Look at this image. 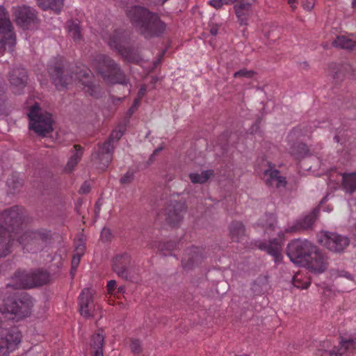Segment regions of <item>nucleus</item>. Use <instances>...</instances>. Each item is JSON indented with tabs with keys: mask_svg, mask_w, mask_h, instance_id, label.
<instances>
[{
	"mask_svg": "<svg viewBox=\"0 0 356 356\" xmlns=\"http://www.w3.org/2000/svg\"><path fill=\"white\" fill-rule=\"evenodd\" d=\"M276 222L275 217L273 214H266L259 220V225L265 228V232L270 234V230L273 229Z\"/></svg>",
	"mask_w": 356,
	"mask_h": 356,
	"instance_id": "nucleus-32",
	"label": "nucleus"
},
{
	"mask_svg": "<svg viewBox=\"0 0 356 356\" xmlns=\"http://www.w3.org/2000/svg\"><path fill=\"white\" fill-rule=\"evenodd\" d=\"M129 347L131 352L136 355H138L142 351L141 343L138 339H131Z\"/></svg>",
	"mask_w": 356,
	"mask_h": 356,
	"instance_id": "nucleus-43",
	"label": "nucleus"
},
{
	"mask_svg": "<svg viewBox=\"0 0 356 356\" xmlns=\"http://www.w3.org/2000/svg\"><path fill=\"white\" fill-rule=\"evenodd\" d=\"M15 43V33L9 15L5 8L0 6V49L12 50Z\"/></svg>",
	"mask_w": 356,
	"mask_h": 356,
	"instance_id": "nucleus-7",
	"label": "nucleus"
},
{
	"mask_svg": "<svg viewBox=\"0 0 356 356\" xmlns=\"http://www.w3.org/2000/svg\"><path fill=\"white\" fill-rule=\"evenodd\" d=\"M330 277L333 279H337L338 277H345L349 280H353V275L343 269L332 268L330 270Z\"/></svg>",
	"mask_w": 356,
	"mask_h": 356,
	"instance_id": "nucleus-40",
	"label": "nucleus"
},
{
	"mask_svg": "<svg viewBox=\"0 0 356 356\" xmlns=\"http://www.w3.org/2000/svg\"><path fill=\"white\" fill-rule=\"evenodd\" d=\"M212 175V170H205L202 172L200 174L191 173L190 174L189 177L191 181L194 184H203L206 182Z\"/></svg>",
	"mask_w": 356,
	"mask_h": 356,
	"instance_id": "nucleus-35",
	"label": "nucleus"
},
{
	"mask_svg": "<svg viewBox=\"0 0 356 356\" xmlns=\"http://www.w3.org/2000/svg\"><path fill=\"white\" fill-rule=\"evenodd\" d=\"M314 251L315 245L313 243L307 240L296 239L288 244L286 254L293 263L301 264L307 261Z\"/></svg>",
	"mask_w": 356,
	"mask_h": 356,
	"instance_id": "nucleus-8",
	"label": "nucleus"
},
{
	"mask_svg": "<svg viewBox=\"0 0 356 356\" xmlns=\"http://www.w3.org/2000/svg\"><path fill=\"white\" fill-rule=\"evenodd\" d=\"M234 8L239 24L247 25L252 13V4L247 1L238 0L234 5Z\"/></svg>",
	"mask_w": 356,
	"mask_h": 356,
	"instance_id": "nucleus-20",
	"label": "nucleus"
},
{
	"mask_svg": "<svg viewBox=\"0 0 356 356\" xmlns=\"http://www.w3.org/2000/svg\"><path fill=\"white\" fill-rule=\"evenodd\" d=\"M218 26H213L211 28L210 33L211 35H216L218 33Z\"/></svg>",
	"mask_w": 356,
	"mask_h": 356,
	"instance_id": "nucleus-55",
	"label": "nucleus"
},
{
	"mask_svg": "<svg viewBox=\"0 0 356 356\" xmlns=\"http://www.w3.org/2000/svg\"><path fill=\"white\" fill-rule=\"evenodd\" d=\"M91 64L106 83L127 84L124 74L108 56L97 54L93 57Z\"/></svg>",
	"mask_w": 356,
	"mask_h": 356,
	"instance_id": "nucleus-3",
	"label": "nucleus"
},
{
	"mask_svg": "<svg viewBox=\"0 0 356 356\" xmlns=\"http://www.w3.org/2000/svg\"><path fill=\"white\" fill-rule=\"evenodd\" d=\"M146 90V86L145 85H143L139 89L138 97L141 99L145 95Z\"/></svg>",
	"mask_w": 356,
	"mask_h": 356,
	"instance_id": "nucleus-54",
	"label": "nucleus"
},
{
	"mask_svg": "<svg viewBox=\"0 0 356 356\" xmlns=\"http://www.w3.org/2000/svg\"><path fill=\"white\" fill-rule=\"evenodd\" d=\"M315 5V0H304L302 3V6L305 10L307 11H311Z\"/></svg>",
	"mask_w": 356,
	"mask_h": 356,
	"instance_id": "nucleus-49",
	"label": "nucleus"
},
{
	"mask_svg": "<svg viewBox=\"0 0 356 356\" xmlns=\"http://www.w3.org/2000/svg\"><path fill=\"white\" fill-rule=\"evenodd\" d=\"M90 190V185L88 183H84L80 188V192L82 193H88Z\"/></svg>",
	"mask_w": 356,
	"mask_h": 356,
	"instance_id": "nucleus-50",
	"label": "nucleus"
},
{
	"mask_svg": "<svg viewBox=\"0 0 356 356\" xmlns=\"http://www.w3.org/2000/svg\"><path fill=\"white\" fill-rule=\"evenodd\" d=\"M140 98L138 97L136 99H134V104L133 106L130 108L129 109V111L132 113L134 112L135 109L138 107L140 102Z\"/></svg>",
	"mask_w": 356,
	"mask_h": 356,
	"instance_id": "nucleus-51",
	"label": "nucleus"
},
{
	"mask_svg": "<svg viewBox=\"0 0 356 356\" xmlns=\"http://www.w3.org/2000/svg\"><path fill=\"white\" fill-rule=\"evenodd\" d=\"M33 303L31 298L27 296H22L15 300H7L2 308H0V320L7 318L8 314H14L18 320L28 316Z\"/></svg>",
	"mask_w": 356,
	"mask_h": 356,
	"instance_id": "nucleus-6",
	"label": "nucleus"
},
{
	"mask_svg": "<svg viewBox=\"0 0 356 356\" xmlns=\"http://www.w3.org/2000/svg\"><path fill=\"white\" fill-rule=\"evenodd\" d=\"M204 258L202 249L200 248H191L186 250L181 260L184 268L190 270L199 265Z\"/></svg>",
	"mask_w": 356,
	"mask_h": 356,
	"instance_id": "nucleus-17",
	"label": "nucleus"
},
{
	"mask_svg": "<svg viewBox=\"0 0 356 356\" xmlns=\"http://www.w3.org/2000/svg\"><path fill=\"white\" fill-rule=\"evenodd\" d=\"M328 47H329L328 44H325L323 45V48H325V49H328Z\"/></svg>",
	"mask_w": 356,
	"mask_h": 356,
	"instance_id": "nucleus-63",
	"label": "nucleus"
},
{
	"mask_svg": "<svg viewBox=\"0 0 356 356\" xmlns=\"http://www.w3.org/2000/svg\"><path fill=\"white\" fill-rule=\"evenodd\" d=\"M332 46L346 51L356 52V36L355 34L338 35L332 41Z\"/></svg>",
	"mask_w": 356,
	"mask_h": 356,
	"instance_id": "nucleus-21",
	"label": "nucleus"
},
{
	"mask_svg": "<svg viewBox=\"0 0 356 356\" xmlns=\"http://www.w3.org/2000/svg\"><path fill=\"white\" fill-rule=\"evenodd\" d=\"M33 287H34V282L29 280V273L21 270L16 271L6 286V289H22Z\"/></svg>",
	"mask_w": 356,
	"mask_h": 356,
	"instance_id": "nucleus-18",
	"label": "nucleus"
},
{
	"mask_svg": "<svg viewBox=\"0 0 356 356\" xmlns=\"http://www.w3.org/2000/svg\"><path fill=\"white\" fill-rule=\"evenodd\" d=\"M163 149V147H159L158 148H156L154 152L152 153V154L151 155V158H152L154 155H156L158 152H159L160 151H161L162 149Z\"/></svg>",
	"mask_w": 356,
	"mask_h": 356,
	"instance_id": "nucleus-58",
	"label": "nucleus"
},
{
	"mask_svg": "<svg viewBox=\"0 0 356 356\" xmlns=\"http://www.w3.org/2000/svg\"><path fill=\"white\" fill-rule=\"evenodd\" d=\"M229 232L234 241L239 242L245 238V227L241 222H232L229 225Z\"/></svg>",
	"mask_w": 356,
	"mask_h": 356,
	"instance_id": "nucleus-30",
	"label": "nucleus"
},
{
	"mask_svg": "<svg viewBox=\"0 0 356 356\" xmlns=\"http://www.w3.org/2000/svg\"><path fill=\"white\" fill-rule=\"evenodd\" d=\"M116 286V282L113 280H111L110 281L108 282V284H107V287H108V291H111L112 290L114 289V288Z\"/></svg>",
	"mask_w": 356,
	"mask_h": 356,
	"instance_id": "nucleus-53",
	"label": "nucleus"
},
{
	"mask_svg": "<svg viewBox=\"0 0 356 356\" xmlns=\"http://www.w3.org/2000/svg\"><path fill=\"white\" fill-rule=\"evenodd\" d=\"M48 72L53 83L59 90H63L73 82V77L68 72L63 70L60 63L52 60L48 65Z\"/></svg>",
	"mask_w": 356,
	"mask_h": 356,
	"instance_id": "nucleus-11",
	"label": "nucleus"
},
{
	"mask_svg": "<svg viewBox=\"0 0 356 356\" xmlns=\"http://www.w3.org/2000/svg\"><path fill=\"white\" fill-rule=\"evenodd\" d=\"M238 0H211L209 4L216 9L220 8L223 5L232 4Z\"/></svg>",
	"mask_w": 356,
	"mask_h": 356,
	"instance_id": "nucleus-44",
	"label": "nucleus"
},
{
	"mask_svg": "<svg viewBox=\"0 0 356 356\" xmlns=\"http://www.w3.org/2000/svg\"><path fill=\"white\" fill-rule=\"evenodd\" d=\"M67 27L70 37L77 42L81 40L82 34L79 24L74 22H68Z\"/></svg>",
	"mask_w": 356,
	"mask_h": 356,
	"instance_id": "nucleus-33",
	"label": "nucleus"
},
{
	"mask_svg": "<svg viewBox=\"0 0 356 356\" xmlns=\"http://www.w3.org/2000/svg\"><path fill=\"white\" fill-rule=\"evenodd\" d=\"M71 155L67 161L64 170L66 172H71L73 171L80 161L83 156V149L80 145H75L73 149L70 151Z\"/></svg>",
	"mask_w": 356,
	"mask_h": 356,
	"instance_id": "nucleus-26",
	"label": "nucleus"
},
{
	"mask_svg": "<svg viewBox=\"0 0 356 356\" xmlns=\"http://www.w3.org/2000/svg\"><path fill=\"white\" fill-rule=\"evenodd\" d=\"M85 246L83 244L80 243L79 245L76 246L75 253L73 255L72 259V273L73 271H75L79 264L81 257L83 254Z\"/></svg>",
	"mask_w": 356,
	"mask_h": 356,
	"instance_id": "nucleus-36",
	"label": "nucleus"
},
{
	"mask_svg": "<svg viewBox=\"0 0 356 356\" xmlns=\"http://www.w3.org/2000/svg\"><path fill=\"white\" fill-rule=\"evenodd\" d=\"M257 246L261 250L266 251L268 254L271 255L275 262L280 263L282 261L283 248V243L282 241L278 239H274L268 243L259 242Z\"/></svg>",
	"mask_w": 356,
	"mask_h": 356,
	"instance_id": "nucleus-19",
	"label": "nucleus"
},
{
	"mask_svg": "<svg viewBox=\"0 0 356 356\" xmlns=\"http://www.w3.org/2000/svg\"><path fill=\"white\" fill-rule=\"evenodd\" d=\"M318 241L327 250L337 254L344 252L350 243L348 236L330 232H322Z\"/></svg>",
	"mask_w": 356,
	"mask_h": 356,
	"instance_id": "nucleus-9",
	"label": "nucleus"
},
{
	"mask_svg": "<svg viewBox=\"0 0 356 356\" xmlns=\"http://www.w3.org/2000/svg\"><path fill=\"white\" fill-rule=\"evenodd\" d=\"M27 75L24 68H13L9 74V81L13 87L19 89L25 87L26 84Z\"/></svg>",
	"mask_w": 356,
	"mask_h": 356,
	"instance_id": "nucleus-24",
	"label": "nucleus"
},
{
	"mask_svg": "<svg viewBox=\"0 0 356 356\" xmlns=\"http://www.w3.org/2000/svg\"><path fill=\"white\" fill-rule=\"evenodd\" d=\"M347 67L348 65L345 66L342 65L332 63L330 65L329 69L333 79H338L341 78V76L343 74V71L346 70Z\"/></svg>",
	"mask_w": 356,
	"mask_h": 356,
	"instance_id": "nucleus-39",
	"label": "nucleus"
},
{
	"mask_svg": "<svg viewBox=\"0 0 356 356\" xmlns=\"http://www.w3.org/2000/svg\"><path fill=\"white\" fill-rule=\"evenodd\" d=\"M351 5L353 10L356 11V0H352Z\"/></svg>",
	"mask_w": 356,
	"mask_h": 356,
	"instance_id": "nucleus-59",
	"label": "nucleus"
},
{
	"mask_svg": "<svg viewBox=\"0 0 356 356\" xmlns=\"http://www.w3.org/2000/svg\"><path fill=\"white\" fill-rule=\"evenodd\" d=\"M353 238L356 241V223H355V229H354V232H353Z\"/></svg>",
	"mask_w": 356,
	"mask_h": 356,
	"instance_id": "nucleus-60",
	"label": "nucleus"
},
{
	"mask_svg": "<svg viewBox=\"0 0 356 356\" xmlns=\"http://www.w3.org/2000/svg\"><path fill=\"white\" fill-rule=\"evenodd\" d=\"M38 5L42 9L51 10L58 14L64 6L63 0H37Z\"/></svg>",
	"mask_w": 356,
	"mask_h": 356,
	"instance_id": "nucleus-31",
	"label": "nucleus"
},
{
	"mask_svg": "<svg viewBox=\"0 0 356 356\" xmlns=\"http://www.w3.org/2000/svg\"><path fill=\"white\" fill-rule=\"evenodd\" d=\"M102 37L111 48L114 49L123 54L122 44V37L120 33L115 32L112 35L105 33Z\"/></svg>",
	"mask_w": 356,
	"mask_h": 356,
	"instance_id": "nucleus-29",
	"label": "nucleus"
},
{
	"mask_svg": "<svg viewBox=\"0 0 356 356\" xmlns=\"http://www.w3.org/2000/svg\"><path fill=\"white\" fill-rule=\"evenodd\" d=\"M264 179L267 185L273 188H284L286 184L285 177L280 176L277 170H266L264 174Z\"/></svg>",
	"mask_w": 356,
	"mask_h": 356,
	"instance_id": "nucleus-23",
	"label": "nucleus"
},
{
	"mask_svg": "<svg viewBox=\"0 0 356 356\" xmlns=\"http://www.w3.org/2000/svg\"><path fill=\"white\" fill-rule=\"evenodd\" d=\"M130 257L127 254L116 256L113 261V269L120 276L127 279Z\"/></svg>",
	"mask_w": 356,
	"mask_h": 356,
	"instance_id": "nucleus-22",
	"label": "nucleus"
},
{
	"mask_svg": "<svg viewBox=\"0 0 356 356\" xmlns=\"http://www.w3.org/2000/svg\"><path fill=\"white\" fill-rule=\"evenodd\" d=\"M321 348L318 350L319 351H322L324 354H326L329 356V352L330 350L337 351L338 347H334L332 349H330L332 347V343L330 341H325L321 343Z\"/></svg>",
	"mask_w": 356,
	"mask_h": 356,
	"instance_id": "nucleus-45",
	"label": "nucleus"
},
{
	"mask_svg": "<svg viewBox=\"0 0 356 356\" xmlns=\"http://www.w3.org/2000/svg\"><path fill=\"white\" fill-rule=\"evenodd\" d=\"M306 261L307 268L317 274L323 273L328 266L327 257L316 246H315V251L309 256Z\"/></svg>",
	"mask_w": 356,
	"mask_h": 356,
	"instance_id": "nucleus-16",
	"label": "nucleus"
},
{
	"mask_svg": "<svg viewBox=\"0 0 356 356\" xmlns=\"http://www.w3.org/2000/svg\"><path fill=\"white\" fill-rule=\"evenodd\" d=\"M267 288V280L266 278L257 279L252 285V290L258 293L264 292Z\"/></svg>",
	"mask_w": 356,
	"mask_h": 356,
	"instance_id": "nucleus-41",
	"label": "nucleus"
},
{
	"mask_svg": "<svg viewBox=\"0 0 356 356\" xmlns=\"http://www.w3.org/2000/svg\"><path fill=\"white\" fill-rule=\"evenodd\" d=\"M22 222V209L18 207H11L0 213V257L8 253L15 238L28 252H35L44 247L49 235L31 230L21 234Z\"/></svg>",
	"mask_w": 356,
	"mask_h": 356,
	"instance_id": "nucleus-1",
	"label": "nucleus"
},
{
	"mask_svg": "<svg viewBox=\"0 0 356 356\" xmlns=\"http://www.w3.org/2000/svg\"><path fill=\"white\" fill-rule=\"evenodd\" d=\"M100 309L99 305L94 303L93 291L84 289L79 295V312L85 318L93 317L95 312Z\"/></svg>",
	"mask_w": 356,
	"mask_h": 356,
	"instance_id": "nucleus-15",
	"label": "nucleus"
},
{
	"mask_svg": "<svg viewBox=\"0 0 356 356\" xmlns=\"http://www.w3.org/2000/svg\"><path fill=\"white\" fill-rule=\"evenodd\" d=\"M296 0H289L288 1V3L290 5V6L291 7V8L293 10H294L296 8Z\"/></svg>",
	"mask_w": 356,
	"mask_h": 356,
	"instance_id": "nucleus-56",
	"label": "nucleus"
},
{
	"mask_svg": "<svg viewBox=\"0 0 356 356\" xmlns=\"http://www.w3.org/2000/svg\"><path fill=\"white\" fill-rule=\"evenodd\" d=\"M28 116L29 128L37 134L45 136L53 131L51 115L42 111L38 104L31 107Z\"/></svg>",
	"mask_w": 356,
	"mask_h": 356,
	"instance_id": "nucleus-4",
	"label": "nucleus"
},
{
	"mask_svg": "<svg viewBox=\"0 0 356 356\" xmlns=\"http://www.w3.org/2000/svg\"><path fill=\"white\" fill-rule=\"evenodd\" d=\"M101 240L104 242H107L111 241L112 238L111 231L108 228H104L102 230L100 235Z\"/></svg>",
	"mask_w": 356,
	"mask_h": 356,
	"instance_id": "nucleus-47",
	"label": "nucleus"
},
{
	"mask_svg": "<svg viewBox=\"0 0 356 356\" xmlns=\"http://www.w3.org/2000/svg\"><path fill=\"white\" fill-rule=\"evenodd\" d=\"M22 334L17 327H0V356H8L21 342Z\"/></svg>",
	"mask_w": 356,
	"mask_h": 356,
	"instance_id": "nucleus-10",
	"label": "nucleus"
},
{
	"mask_svg": "<svg viewBox=\"0 0 356 356\" xmlns=\"http://www.w3.org/2000/svg\"><path fill=\"white\" fill-rule=\"evenodd\" d=\"M134 178V173L132 171H128L120 179V182L122 184H130Z\"/></svg>",
	"mask_w": 356,
	"mask_h": 356,
	"instance_id": "nucleus-46",
	"label": "nucleus"
},
{
	"mask_svg": "<svg viewBox=\"0 0 356 356\" xmlns=\"http://www.w3.org/2000/svg\"><path fill=\"white\" fill-rule=\"evenodd\" d=\"M92 356H103V350H96Z\"/></svg>",
	"mask_w": 356,
	"mask_h": 356,
	"instance_id": "nucleus-57",
	"label": "nucleus"
},
{
	"mask_svg": "<svg viewBox=\"0 0 356 356\" xmlns=\"http://www.w3.org/2000/svg\"><path fill=\"white\" fill-rule=\"evenodd\" d=\"M127 15L133 25L147 38L159 36L165 30V25L159 16L145 8L132 6L127 10Z\"/></svg>",
	"mask_w": 356,
	"mask_h": 356,
	"instance_id": "nucleus-2",
	"label": "nucleus"
},
{
	"mask_svg": "<svg viewBox=\"0 0 356 356\" xmlns=\"http://www.w3.org/2000/svg\"><path fill=\"white\" fill-rule=\"evenodd\" d=\"M300 135V130L298 128L293 129L291 132L289 136L292 138L293 137H298Z\"/></svg>",
	"mask_w": 356,
	"mask_h": 356,
	"instance_id": "nucleus-52",
	"label": "nucleus"
},
{
	"mask_svg": "<svg viewBox=\"0 0 356 356\" xmlns=\"http://www.w3.org/2000/svg\"><path fill=\"white\" fill-rule=\"evenodd\" d=\"M292 282L293 286L299 289H307L310 285L309 279L303 277L300 273L295 274Z\"/></svg>",
	"mask_w": 356,
	"mask_h": 356,
	"instance_id": "nucleus-38",
	"label": "nucleus"
},
{
	"mask_svg": "<svg viewBox=\"0 0 356 356\" xmlns=\"http://www.w3.org/2000/svg\"><path fill=\"white\" fill-rule=\"evenodd\" d=\"M123 134L124 131L122 129L113 131L108 139L92 154V160L97 168L104 170L108 166L113 159V143L117 142Z\"/></svg>",
	"mask_w": 356,
	"mask_h": 356,
	"instance_id": "nucleus-5",
	"label": "nucleus"
},
{
	"mask_svg": "<svg viewBox=\"0 0 356 356\" xmlns=\"http://www.w3.org/2000/svg\"><path fill=\"white\" fill-rule=\"evenodd\" d=\"M278 236H279L280 238H282V237L284 236L283 233L280 232V233L278 234Z\"/></svg>",
	"mask_w": 356,
	"mask_h": 356,
	"instance_id": "nucleus-62",
	"label": "nucleus"
},
{
	"mask_svg": "<svg viewBox=\"0 0 356 356\" xmlns=\"http://www.w3.org/2000/svg\"><path fill=\"white\" fill-rule=\"evenodd\" d=\"M104 337L99 333H97L92 336L91 346L92 348L96 350H102L104 345Z\"/></svg>",
	"mask_w": 356,
	"mask_h": 356,
	"instance_id": "nucleus-42",
	"label": "nucleus"
},
{
	"mask_svg": "<svg viewBox=\"0 0 356 356\" xmlns=\"http://www.w3.org/2000/svg\"><path fill=\"white\" fill-rule=\"evenodd\" d=\"M16 24L23 29H27L32 24H38L39 19L36 10L29 6L13 8Z\"/></svg>",
	"mask_w": 356,
	"mask_h": 356,
	"instance_id": "nucleus-13",
	"label": "nucleus"
},
{
	"mask_svg": "<svg viewBox=\"0 0 356 356\" xmlns=\"http://www.w3.org/2000/svg\"><path fill=\"white\" fill-rule=\"evenodd\" d=\"M29 280L34 282V286L45 284L48 280V274L44 271L29 273Z\"/></svg>",
	"mask_w": 356,
	"mask_h": 356,
	"instance_id": "nucleus-34",
	"label": "nucleus"
},
{
	"mask_svg": "<svg viewBox=\"0 0 356 356\" xmlns=\"http://www.w3.org/2000/svg\"><path fill=\"white\" fill-rule=\"evenodd\" d=\"M76 78L82 85V90L90 96L97 97L101 89L95 83L94 76L91 71L85 66L78 69L75 73Z\"/></svg>",
	"mask_w": 356,
	"mask_h": 356,
	"instance_id": "nucleus-12",
	"label": "nucleus"
},
{
	"mask_svg": "<svg viewBox=\"0 0 356 356\" xmlns=\"http://www.w3.org/2000/svg\"><path fill=\"white\" fill-rule=\"evenodd\" d=\"M318 209H314L311 213L305 216L302 221L298 222L296 225L286 229V232H295L299 229H307L312 227L315 222L318 213Z\"/></svg>",
	"mask_w": 356,
	"mask_h": 356,
	"instance_id": "nucleus-25",
	"label": "nucleus"
},
{
	"mask_svg": "<svg viewBox=\"0 0 356 356\" xmlns=\"http://www.w3.org/2000/svg\"><path fill=\"white\" fill-rule=\"evenodd\" d=\"M118 291L120 292H123L124 291V287H122V286L119 287Z\"/></svg>",
	"mask_w": 356,
	"mask_h": 356,
	"instance_id": "nucleus-61",
	"label": "nucleus"
},
{
	"mask_svg": "<svg viewBox=\"0 0 356 356\" xmlns=\"http://www.w3.org/2000/svg\"><path fill=\"white\" fill-rule=\"evenodd\" d=\"M356 348V338L342 339L337 351L330 350L329 356H341L346 351H352Z\"/></svg>",
	"mask_w": 356,
	"mask_h": 356,
	"instance_id": "nucleus-28",
	"label": "nucleus"
},
{
	"mask_svg": "<svg viewBox=\"0 0 356 356\" xmlns=\"http://www.w3.org/2000/svg\"><path fill=\"white\" fill-rule=\"evenodd\" d=\"M290 152L299 159L307 155L309 149L305 144L299 143L291 147Z\"/></svg>",
	"mask_w": 356,
	"mask_h": 356,
	"instance_id": "nucleus-37",
	"label": "nucleus"
},
{
	"mask_svg": "<svg viewBox=\"0 0 356 356\" xmlns=\"http://www.w3.org/2000/svg\"><path fill=\"white\" fill-rule=\"evenodd\" d=\"M186 210L184 202L170 200L164 211L165 220L172 226L177 225L182 220Z\"/></svg>",
	"mask_w": 356,
	"mask_h": 356,
	"instance_id": "nucleus-14",
	"label": "nucleus"
},
{
	"mask_svg": "<svg viewBox=\"0 0 356 356\" xmlns=\"http://www.w3.org/2000/svg\"><path fill=\"white\" fill-rule=\"evenodd\" d=\"M341 188L348 194L356 191V172H344L341 174Z\"/></svg>",
	"mask_w": 356,
	"mask_h": 356,
	"instance_id": "nucleus-27",
	"label": "nucleus"
},
{
	"mask_svg": "<svg viewBox=\"0 0 356 356\" xmlns=\"http://www.w3.org/2000/svg\"><path fill=\"white\" fill-rule=\"evenodd\" d=\"M254 74L253 71H249L246 69H243L239 71H237L234 73V76L235 78L239 77V76H245V77H252Z\"/></svg>",
	"mask_w": 356,
	"mask_h": 356,
	"instance_id": "nucleus-48",
	"label": "nucleus"
}]
</instances>
